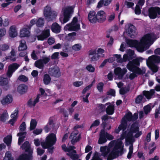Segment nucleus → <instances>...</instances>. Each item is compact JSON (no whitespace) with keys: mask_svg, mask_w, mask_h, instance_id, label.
Listing matches in <instances>:
<instances>
[{"mask_svg":"<svg viewBox=\"0 0 160 160\" xmlns=\"http://www.w3.org/2000/svg\"><path fill=\"white\" fill-rule=\"evenodd\" d=\"M124 145L120 141H112L108 146L101 147L102 155L107 157L108 160H112L123 153Z\"/></svg>","mask_w":160,"mask_h":160,"instance_id":"1","label":"nucleus"},{"mask_svg":"<svg viewBox=\"0 0 160 160\" xmlns=\"http://www.w3.org/2000/svg\"><path fill=\"white\" fill-rule=\"evenodd\" d=\"M153 37L152 34H148L144 36L139 42L131 39H128L126 42L130 47H135L138 51L142 52L148 49L153 43Z\"/></svg>","mask_w":160,"mask_h":160,"instance_id":"2","label":"nucleus"},{"mask_svg":"<svg viewBox=\"0 0 160 160\" xmlns=\"http://www.w3.org/2000/svg\"><path fill=\"white\" fill-rule=\"evenodd\" d=\"M142 60V58L141 57H137L132 61L129 62L127 64V68L130 71L133 72L131 73L129 75V78L130 79H133L134 78L137 77V74H142L145 72L146 70L145 68H142V69L139 67L140 62Z\"/></svg>","mask_w":160,"mask_h":160,"instance_id":"3","label":"nucleus"},{"mask_svg":"<svg viewBox=\"0 0 160 160\" xmlns=\"http://www.w3.org/2000/svg\"><path fill=\"white\" fill-rule=\"evenodd\" d=\"M142 134V131H139L138 123L136 122L133 123L131 126L128 132H125L122 133L120 138L121 140H133L134 138H137Z\"/></svg>","mask_w":160,"mask_h":160,"instance_id":"4","label":"nucleus"},{"mask_svg":"<svg viewBox=\"0 0 160 160\" xmlns=\"http://www.w3.org/2000/svg\"><path fill=\"white\" fill-rule=\"evenodd\" d=\"M22 149L24 150L26 152H28L29 155L25 154L21 155L17 160H32V150L30 148V144L28 141H26L21 147Z\"/></svg>","mask_w":160,"mask_h":160,"instance_id":"5","label":"nucleus"},{"mask_svg":"<svg viewBox=\"0 0 160 160\" xmlns=\"http://www.w3.org/2000/svg\"><path fill=\"white\" fill-rule=\"evenodd\" d=\"M63 16H60V21L62 23H66L71 18V14L73 12V8L72 7H65L63 8L62 11Z\"/></svg>","mask_w":160,"mask_h":160,"instance_id":"6","label":"nucleus"},{"mask_svg":"<svg viewBox=\"0 0 160 160\" xmlns=\"http://www.w3.org/2000/svg\"><path fill=\"white\" fill-rule=\"evenodd\" d=\"M80 28L79 22L76 17H74L71 23L67 24L64 27L65 31H77Z\"/></svg>","mask_w":160,"mask_h":160,"instance_id":"7","label":"nucleus"},{"mask_svg":"<svg viewBox=\"0 0 160 160\" xmlns=\"http://www.w3.org/2000/svg\"><path fill=\"white\" fill-rule=\"evenodd\" d=\"M144 10L143 11L142 13L145 16H147L148 13H146ZM148 15L149 17L152 19L156 18L158 14L160 15V8L157 7H152L149 8L148 10Z\"/></svg>","mask_w":160,"mask_h":160,"instance_id":"8","label":"nucleus"},{"mask_svg":"<svg viewBox=\"0 0 160 160\" xmlns=\"http://www.w3.org/2000/svg\"><path fill=\"white\" fill-rule=\"evenodd\" d=\"M62 148L64 151L68 152L67 155L69 156L72 159L75 160L78 158V155L76 154V151L74 149L75 148L74 147L70 146L67 148L64 145L62 146Z\"/></svg>","mask_w":160,"mask_h":160,"instance_id":"9","label":"nucleus"},{"mask_svg":"<svg viewBox=\"0 0 160 160\" xmlns=\"http://www.w3.org/2000/svg\"><path fill=\"white\" fill-rule=\"evenodd\" d=\"M50 60V57H43L41 59L36 61L35 63V66L37 68L42 69L44 67V64L48 63Z\"/></svg>","mask_w":160,"mask_h":160,"instance_id":"10","label":"nucleus"},{"mask_svg":"<svg viewBox=\"0 0 160 160\" xmlns=\"http://www.w3.org/2000/svg\"><path fill=\"white\" fill-rule=\"evenodd\" d=\"M160 62V57L156 55H152L148 57L147 60V63L148 65H151L155 63Z\"/></svg>","mask_w":160,"mask_h":160,"instance_id":"11","label":"nucleus"},{"mask_svg":"<svg viewBox=\"0 0 160 160\" xmlns=\"http://www.w3.org/2000/svg\"><path fill=\"white\" fill-rule=\"evenodd\" d=\"M20 66L19 64L14 63L9 65L8 67V69L7 72V75L9 78L11 77L13 72L16 70Z\"/></svg>","mask_w":160,"mask_h":160,"instance_id":"12","label":"nucleus"},{"mask_svg":"<svg viewBox=\"0 0 160 160\" xmlns=\"http://www.w3.org/2000/svg\"><path fill=\"white\" fill-rule=\"evenodd\" d=\"M113 137L110 134L106 132L104 129L101 130L99 133V140H112Z\"/></svg>","mask_w":160,"mask_h":160,"instance_id":"13","label":"nucleus"},{"mask_svg":"<svg viewBox=\"0 0 160 160\" xmlns=\"http://www.w3.org/2000/svg\"><path fill=\"white\" fill-rule=\"evenodd\" d=\"M125 31L131 38H134L135 36L133 33H135V28L134 26L131 24H128L126 25Z\"/></svg>","mask_w":160,"mask_h":160,"instance_id":"14","label":"nucleus"},{"mask_svg":"<svg viewBox=\"0 0 160 160\" xmlns=\"http://www.w3.org/2000/svg\"><path fill=\"white\" fill-rule=\"evenodd\" d=\"M97 51V54H95L90 58L91 61H96L98 59L99 57H104V54L103 53L105 51L104 49L101 48H99Z\"/></svg>","mask_w":160,"mask_h":160,"instance_id":"15","label":"nucleus"},{"mask_svg":"<svg viewBox=\"0 0 160 160\" xmlns=\"http://www.w3.org/2000/svg\"><path fill=\"white\" fill-rule=\"evenodd\" d=\"M106 14L103 11H98L96 14L97 21L99 22H104L106 20Z\"/></svg>","mask_w":160,"mask_h":160,"instance_id":"16","label":"nucleus"},{"mask_svg":"<svg viewBox=\"0 0 160 160\" xmlns=\"http://www.w3.org/2000/svg\"><path fill=\"white\" fill-rule=\"evenodd\" d=\"M127 72V70L126 68H124L122 69L119 67L117 68L114 70L115 74L118 76L119 79H122Z\"/></svg>","mask_w":160,"mask_h":160,"instance_id":"17","label":"nucleus"},{"mask_svg":"<svg viewBox=\"0 0 160 160\" xmlns=\"http://www.w3.org/2000/svg\"><path fill=\"white\" fill-rule=\"evenodd\" d=\"M50 36V31L49 28L45 29L42 33V34L37 36L39 40H43Z\"/></svg>","mask_w":160,"mask_h":160,"instance_id":"18","label":"nucleus"},{"mask_svg":"<svg viewBox=\"0 0 160 160\" xmlns=\"http://www.w3.org/2000/svg\"><path fill=\"white\" fill-rule=\"evenodd\" d=\"M49 72L51 75L57 77H59L61 75L59 69L57 67H55L53 68L50 69Z\"/></svg>","mask_w":160,"mask_h":160,"instance_id":"19","label":"nucleus"},{"mask_svg":"<svg viewBox=\"0 0 160 160\" xmlns=\"http://www.w3.org/2000/svg\"><path fill=\"white\" fill-rule=\"evenodd\" d=\"M30 28V27L28 26L26 27H24L20 31V36L21 37H28L30 35V32L29 29Z\"/></svg>","mask_w":160,"mask_h":160,"instance_id":"20","label":"nucleus"},{"mask_svg":"<svg viewBox=\"0 0 160 160\" xmlns=\"http://www.w3.org/2000/svg\"><path fill=\"white\" fill-rule=\"evenodd\" d=\"M133 121L132 115L130 112H128L126 113L124 117L122 118L121 122H123L125 126H127V123L128 121Z\"/></svg>","mask_w":160,"mask_h":160,"instance_id":"21","label":"nucleus"},{"mask_svg":"<svg viewBox=\"0 0 160 160\" xmlns=\"http://www.w3.org/2000/svg\"><path fill=\"white\" fill-rule=\"evenodd\" d=\"M8 33L11 37L14 38L17 36L18 32L16 26L14 25L11 26L9 30Z\"/></svg>","mask_w":160,"mask_h":160,"instance_id":"22","label":"nucleus"},{"mask_svg":"<svg viewBox=\"0 0 160 160\" xmlns=\"http://www.w3.org/2000/svg\"><path fill=\"white\" fill-rule=\"evenodd\" d=\"M88 18L89 21L92 23H94L97 21L96 14L95 11H91L88 14Z\"/></svg>","mask_w":160,"mask_h":160,"instance_id":"23","label":"nucleus"},{"mask_svg":"<svg viewBox=\"0 0 160 160\" xmlns=\"http://www.w3.org/2000/svg\"><path fill=\"white\" fill-rule=\"evenodd\" d=\"M69 138L71 140H79L81 139V134H78L77 130H75L71 133Z\"/></svg>","mask_w":160,"mask_h":160,"instance_id":"24","label":"nucleus"},{"mask_svg":"<svg viewBox=\"0 0 160 160\" xmlns=\"http://www.w3.org/2000/svg\"><path fill=\"white\" fill-rule=\"evenodd\" d=\"M155 91L154 89H151L149 91H144L143 92V94L145 97L148 99L152 98L154 95Z\"/></svg>","mask_w":160,"mask_h":160,"instance_id":"25","label":"nucleus"},{"mask_svg":"<svg viewBox=\"0 0 160 160\" xmlns=\"http://www.w3.org/2000/svg\"><path fill=\"white\" fill-rule=\"evenodd\" d=\"M12 96L10 95H8L1 101V102L2 104L4 105L7 103H11L12 102Z\"/></svg>","mask_w":160,"mask_h":160,"instance_id":"26","label":"nucleus"},{"mask_svg":"<svg viewBox=\"0 0 160 160\" xmlns=\"http://www.w3.org/2000/svg\"><path fill=\"white\" fill-rule=\"evenodd\" d=\"M39 91L40 93V94L38 95L37 98H38V100L41 98L42 101L45 100L44 99L46 98L47 96V93L44 89L41 88H39Z\"/></svg>","mask_w":160,"mask_h":160,"instance_id":"27","label":"nucleus"},{"mask_svg":"<svg viewBox=\"0 0 160 160\" xmlns=\"http://www.w3.org/2000/svg\"><path fill=\"white\" fill-rule=\"evenodd\" d=\"M51 30L54 33H59L61 31V27L57 23H53L51 26Z\"/></svg>","mask_w":160,"mask_h":160,"instance_id":"28","label":"nucleus"},{"mask_svg":"<svg viewBox=\"0 0 160 160\" xmlns=\"http://www.w3.org/2000/svg\"><path fill=\"white\" fill-rule=\"evenodd\" d=\"M55 141H44V142H41V145L43 148H48L55 143Z\"/></svg>","mask_w":160,"mask_h":160,"instance_id":"29","label":"nucleus"},{"mask_svg":"<svg viewBox=\"0 0 160 160\" xmlns=\"http://www.w3.org/2000/svg\"><path fill=\"white\" fill-rule=\"evenodd\" d=\"M28 87L24 84H21L17 88V91L19 93L23 94L27 91Z\"/></svg>","mask_w":160,"mask_h":160,"instance_id":"30","label":"nucleus"},{"mask_svg":"<svg viewBox=\"0 0 160 160\" xmlns=\"http://www.w3.org/2000/svg\"><path fill=\"white\" fill-rule=\"evenodd\" d=\"M145 145H147L148 146V145H149V148L150 149L149 153L150 154H152L156 148V146L154 145V143L153 142H150V141H146V142L145 143ZM147 147V146H146Z\"/></svg>","mask_w":160,"mask_h":160,"instance_id":"31","label":"nucleus"},{"mask_svg":"<svg viewBox=\"0 0 160 160\" xmlns=\"http://www.w3.org/2000/svg\"><path fill=\"white\" fill-rule=\"evenodd\" d=\"M51 12V8L50 6L47 5L44 8L43 14L46 19H47Z\"/></svg>","mask_w":160,"mask_h":160,"instance_id":"32","label":"nucleus"},{"mask_svg":"<svg viewBox=\"0 0 160 160\" xmlns=\"http://www.w3.org/2000/svg\"><path fill=\"white\" fill-rule=\"evenodd\" d=\"M27 48L26 41L24 40H22L20 41L19 45L18 47L19 51H24Z\"/></svg>","mask_w":160,"mask_h":160,"instance_id":"33","label":"nucleus"},{"mask_svg":"<svg viewBox=\"0 0 160 160\" xmlns=\"http://www.w3.org/2000/svg\"><path fill=\"white\" fill-rule=\"evenodd\" d=\"M114 110V106L112 104H110L106 109V112L108 115L112 114Z\"/></svg>","mask_w":160,"mask_h":160,"instance_id":"34","label":"nucleus"},{"mask_svg":"<svg viewBox=\"0 0 160 160\" xmlns=\"http://www.w3.org/2000/svg\"><path fill=\"white\" fill-rule=\"evenodd\" d=\"M9 80L6 78L1 76H0V85L4 86L7 85L9 82Z\"/></svg>","mask_w":160,"mask_h":160,"instance_id":"35","label":"nucleus"},{"mask_svg":"<svg viewBox=\"0 0 160 160\" xmlns=\"http://www.w3.org/2000/svg\"><path fill=\"white\" fill-rule=\"evenodd\" d=\"M8 118V115L7 111H4L3 113L0 115V120L5 122Z\"/></svg>","mask_w":160,"mask_h":160,"instance_id":"36","label":"nucleus"},{"mask_svg":"<svg viewBox=\"0 0 160 160\" xmlns=\"http://www.w3.org/2000/svg\"><path fill=\"white\" fill-rule=\"evenodd\" d=\"M124 122H121V124L119 125L118 129L115 130V132L116 133H118L121 130H124L126 129L127 127L125 125Z\"/></svg>","mask_w":160,"mask_h":160,"instance_id":"37","label":"nucleus"},{"mask_svg":"<svg viewBox=\"0 0 160 160\" xmlns=\"http://www.w3.org/2000/svg\"><path fill=\"white\" fill-rule=\"evenodd\" d=\"M58 13L55 11H52L51 12L49 16L48 17L47 19L48 20H52L55 19L57 16Z\"/></svg>","mask_w":160,"mask_h":160,"instance_id":"38","label":"nucleus"},{"mask_svg":"<svg viewBox=\"0 0 160 160\" xmlns=\"http://www.w3.org/2000/svg\"><path fill=\"white\" fill-rule=\"evenodd\" d=\"M51 80V78L48 74H46L44 75L43 81L45 84H48L50 82Z\"/></svg>","mask_w":160,"mask_h":160,"instance_id":"39","label":"nucleus"},{"mask_svg":"<svg viewBox=\"0 0 160 160\" xmlns=\"http://www.w3.org/2000/svg\"><path fill=\"white\" fill-rule=\"evenodd\" d=\"M105 108V105L101 104H99L98 105V106L97 107L96 112L97 111V112L98 113H101V112L104 111Z\"/></svg>","mask_w":160,"mask_h":160,"instance_id":"40","label":"nucleus"},{"mask_svg":"<svg viewBox=\"0 0 160 160\" xmlns=\"http://www.w3.org/2000/svg\"><path fill=\"white\" fill-rule=\"evenodd\" d=\"M36 24L37 27H42L44 24V19L42 18H39L37 21Z\"/></svg>","mask_w":160,"mask_h":160,"instance_id":"41","label":"nucleus"},{"mask_svg":"<svg viewBox=\"0 0 160 160\" xmlns=\"http://www.w3.org/2000/svg\"><path fill=\"white\" fill-rule=\"evenodd\" d=\"M125 1V3L128 8H131L134 5V2L135 0H128Z\"/></svg>","mask_w":160,"mask_h":160,"instance_id":"42","label":"nucleus"},{"mask_svg":"<svg viewBox=\"0 0 160 160\" xmlns=\"http://www.w3.org/2000/svg\"><path fill=\"white\" fill-rule=\"evenodd\" d=\"M37 124V122L36 120L32 119L30 123V130H32L36 127Z\"/></svg>","mask_w":160,"mask_h":160,"instance_id":"43","label":"nucleus"},{"mask_svg":"<svg viewBox=\"0 0 160 160\" xmlns=\"http://www.w3.org/2000/svg\"><path fill=\"white\" fill-rule=\"evenodd\" d=\"M39 100L38 98H36L34 101H32V100H30L28 102V105L31 107H33L35 106L36 104L38 102Z\"/></svg>","mask_w":160,"mask_h":160,"instance_id":"44","label":"nucleus"},{"mask_svg":"<svg viewBox=\"0 0 160 160\" xmlns=\"http://www.w3.org/2000/svg\"><path fill=\"white\" fill-rule=\"evenodd\" d=\"M145 99L143 98L142 95H139L137 97L135 100V102L136 103L139 104L142 102H144Z\"/></svg>","mask_w":160,"mask_h":160,"instance_id":"45","label":"nucleus"},{"mask_svg":"<svg viewBox=\"0 0 160 160\" xmlns=\"http://www.w3.org/2000/svg\"><path fill=\"white\" fill-rule=\"evenodd\" d=\"M56 135L53 133L49 134L46 137V140H56Z\"/></svg>","mask_w":160,"mask_h":160,"instance_id":"46","label":"nucleus"},{"mask_svg":"<svg viewBox=\"0 0 160 160\" xmlns=\"http://www.w3.org/2000/svg\"><path fill=\"white\" fill-rule=\"evenodd\" d=\"M10 47L6 44H2L0 45V49L2 51H5L9 49Z\"/></svg>","mask_w":160,"mask_h":160,"instance_id":"47","label":"nucleus"},{"mask_svg":"<svg viewBox=\"0 0 160 160\" xmlns=\"http://www.w3.org/2000/svg\"><path fill=\"white\" fill-rule=\"evenodd\" d=\"M4 160H13V158L12 157L11 153L9 152H7L5 153Z\"/></svg>","mask_w":160,"mask_h":160,"instance_id":"48","label":"nucleus"},{"mask_svg":"<svg viewBox=\"0 0 160 160\" xmlns=\"http://www.w3.org/2000/svg\"><path fill=\"white\" fill-rule=\"evenodd\" d=\"M151 104H149L144 107V111L146 114H147L150 112L151 110Z\"/></svg>","mask_w":160,"mask_h":160,"instance_id":"49","label":"nucleus"},{"mask_svg":"<svg viewBox=\"0 0 160 160\" xmlns=\"http://www.w3.org/2000/svg\"><path fill=\"white\" fill-rule=\"evenodd\" d=\"M133 145L131 144L129 147V151L127 156L128 159H130L131 158L132 155L133 153Z\"/></svg>","mask_w":160,"mask_h":160,"instance_id":"50","label":"nucleus"},{"mask_svg":"<svg viewBox=\"0 0 160 160\" xmlns=\"http://www.w3.org/2000/svg\"><path fill=\"white\" fill-rule=\"evenodd\" d=\"M103 86L104 84L102 82H100L97 84V88L99 92H102Z\"/></svg>","mask_w":160,"mask_h":160,"instance_id":"51","label":"nucleus"},{"mask_svg":"<svg viewBox=\"0 0 160 160\" xmlns=\"http://www.w3.org/2000/svg\"><path fill=\"white\" fill-rule=\"evenodd\" d=\"M86 68L88 72H94L95 70V68L91 64L88 65Z\"/></svg>","mask_w":160,"mask_h":160,"instance_id":"52","label":"nucleus"},{"mask_svg":"<svg viewBox=\"0 0 160 160\" xmlns=\"http://www.w3.org/2000/svg\"><path fill=\"white\" fill-rule=\"evenodd\" d=\"M76 33L75 32H72L68 34L69 37L68 39L69 40H73L75 39V37L76 36Z\"/></svg>","mask_w":160,"mask_h":160,"instance_id":"53","label":"nucleus"},{"mask_svg":"<svg viewBox=\"0 0 160 160\" xmlns=\"http://www.w3.org/2000/svg\"><path fill=\"white\" fill-rule=\"evenodd\" d=\"M26 132H19L18 133L17 136L19 137L18 140H22L26 137Z\"/></svg>","mask_w":160,"mask_h":160,"instance_id":"54","label":"nucleus"},{"mask_svg":"<svg viewBox=\"0 0 160 160\" xmlns=\"http://www.w3.org/2000/svg\"><path fill=\"white\" fill-rule=\"evenodd\" d=\"M81 48L82 46L80 44H76L72 46V49L75 51H78L81 49Z\"/></svg>","mask_w":160,"mask_h":160,"instance_id":"55","label":"nucleus"},{"mask_svg":"<svg viewBox=\"0 0 160 160\" xmlns=\"http://www.w3.org/2000/svg\"><path fill=\"white\" fill-rule=\"evenodd\" d=\"M18 110L17 109H16L11 115V118L16 119L18 117Z\"/></svg>","mask_w":160,"mask_h":160,"instance_id":"56","label":"nucleus"},{"mask_svg":"<svg viewBox=\"0 0 160 160\" xmlns=\"http://www.w3.org/2000/svg\"><path fill=\"white\" fill-rule=\"evenodd\" d=\"M94 83V82H92L91 84L85 87L83 90L82 93L83 94H85L88 91L91 87L93 86Z\"/></svg>","mask_w":160,"mask_h":160,"instance_id":"57","label":"nucleus"},{"mask_svg":"<svg viewBox=\"0 0 160 160\" xmlns=\"http://www.w3.org/2000/svg\"><path fill=\"white\" fill-rule=\"evenodd\" d=\"M148 66L154 72H156L158 70V67L157 66L155 65L154 64Z\"/></svg>","mask_w":160,"mask_h":160,"instance_id":"58","label":"nucleus"},{"mask_svg":"<svg viewBox=\"0 0 160 160\" xmlns=\"http://www.w3.org/2000/svg\"><path fill=\"white\" fill-rule=\"evenodd\" d=\"M18 79L21 81L25 82L28 81V78L24 75H21L18 77Z\"/></svg>","mask_w":160,"mask_h":160,"instance_id":"59","label":"nucleus"},{"mask_svg":"<svg viewBox=\"0 0 160 160\" xmlns=\"http://www.w3.org/2000/svg\"><path fill=\"white\" fill-rule=\"evenodd\" d=\"M115 13L114 12L112 13L108 16V21L111 22L113 21L115 18Z\"/></svg>","mask_w":160,"mask_h":160,"instance_id":"60","label":"nucleus"},{"mask_svg":"<svg viewBox=\"0 0 160 160\" xmlns=\"http://www.w3.org/2000/svg\"><path fill=\"white\" fill-rule=\"evenodd\" d=\"M114 56L117 58L116 61L118 62H123L122 58H121V56L120 55L115 54Z\"/></svg>","mask_w":160,"mask_h":160,"instance_id":"61","label":"nucleus"},{"mask_svg":"<svg viewBox=\"0 0 160 160\" xmlns=\"http://www.w3.org/2000/svg\"><path fill=\"white\" fill-rule=\"evenodd\" d=\"M26 125L25 122H23L19 127V129L21 131H24L26 129Z\"/></svg>","mask_w":160,"mask_h":160,"instance_id":"62","label":"nucleus"},{"mask_svg":"<svg viewBox=\"0 0 160 160\" xmlns=\"http://www.w3.org/2000/svg\"><path fill=\"white\" fill-rule=\"evenodd\" d=\"M100 124V121L98 120H95L92 123L90 126V128L93 127H97Z\"/></svg>","mask_w":160,"mask_h":160,"instance_id":"63","label":"nucleus"},{"mask_svg":"<svg viewBox=\"0 0 160 160\" xmlns=\"http://www.w3.org/2000/svg\"><path fill=\"white\" fill-rule=\"evenodd\" d=\"M135 12L136 14L138 15H139L141 13L140 8L138 5H136V6Z\"/></svg>","mask_w":160,"mask_h":160,"instance_id":"64","label":"nucleus"}]
</instances>
